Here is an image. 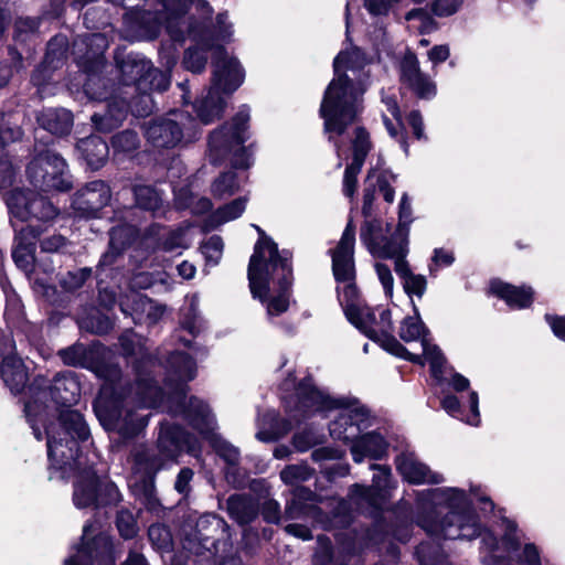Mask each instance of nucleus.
Segmentation results:
<instances>
[{
  "instance_id": "4be33fe9",
  "label": "nucleus",
  "mask_w": 565,
  "mask_h": 565,
  "mask_svg": "<svg viewBox=\"0 0 565 565\" xmlns=\"http://www.w3.org/2000/svg\"><path fill=\"white\" fill-rule=\"evenodd\" d=\"M128 67H130L129 72L140 90L149 87L150 90L163 92L170 85L169 76L158 68H153L149 61L140 60L132 65L126 64L122 72L127 73Z\"/></svg>"
},
{
  "instance_id": "09e8293b",
  "label": "nucleus",
  "mask_w": 565,
  "mask_h": 565,
  "mask_svg": "<svg viewBox=\"0 0 565 565\" xmlns=\"http://www.w3.org/2000/svg\"><path fill=\"white\" fill-rule=\"evenodd\" d=\"M90 275V269L81 268L74 271H68L61 278V285L65 290L73 291L83 286Z\"/></svg>"
},
{
  "instance_id": "864d4df0",
  "label": "nucleus",
  "mask_w": 565,
  "mask_h": 565,
  "mask_svg": "<svg viewBox=\"0 0 565 565\" xmlns=\"http://www.w3.org/2000/svg\"><path fill=\"white\" fill-rule=\"evenodd\" d=\"M403 287L408 296L412 297L413 295H415L422 298L427 288L426 277L423 275L412 274L411 276L403 280Z\"/></svg>"
},
{
  "instance_id": "3c124183",
  "label": "nucleus",
  "mask_w": 565,
  "mask_h": 565,
  "mask_svg": "<svg viewBox=\"0 0 565 565\" xmlns=\"http://www.w3.org/2000/svg\"><path fill=\"white\" fill-rule=\"evenodd\" d=\"M398 218V225L396 226L398 234L408 237L409 224L412 223V207L406 194L402 196L399 202Z\"/></svg>"
},
{
  "instance_id": "4c0bfd02",
  "label": "nucleus",
  "mask_w": 565,
  "mask_h": 565,
  "mask_svg": "<svg viewBox=\"0 0 565 565\" xmlns=\"http://www.w3.org/2000/svg\"><path fill=\"white\" fill-rule=\"evenodd\" d=\"M230 515L241 524L250 522L255 516V509L243 497L232 495L227 500Z\"/></svg>"
},
{
  "instance_id": "dca6fc26",
  "label": "nucleus",
  "mask_w": 565,
  "mask_h": 565,
  "mask_svg": "<svg viewBox=\"0 0 565 565\" xmlns=\"http://www.w3.org/2000/svg\"><path fill=\"white\" fill-rule=\"evenodd\" d=\"M195 119L184 111H172L168 117L153 120L146 129L147 140L157 148L175 147L184 132L194 127Z\"/></svg>"
},
{
  "instance_id": "6e6d98bb",
  "label": "nucleus",
  "mask_w": 565,
  "mask_h": 565,
  "mask_svg": "<svg viewBox=\"0 0 565 565\" xmlns=\"http://www.w3.org/2000/svg\"><path fill=\"white\" fill-rule=\"evenodd\" d=\"M455 262V256L451 250L445 248H436L434 250L431 262L429 264V273L436 274L440 268L448 267Z\"/></svg>"
},
{
  "instance_id": "4d7b16f0",
  "label": "nucleus",
  "mask_w": 565,
  "mask_h": 565,
  "mask_svg": "<svg viewBox=\"0 0 565 565\" xmlns=\"http://www.w3.org/2000/svg\"><path fill=\"white\" fill-rule=\"evenodd\" d=\"M461 4L462 0H434L430 10L437 17H449L455 14Z\"/></svg>"
},
{
  "instance_id": "5701e85b",
  "label": "nucleus",
  "mask_w": 565,
  "mask_h": 565,
  "mask_svg": "<svg viewBox=\"0 0 565 565\" xmlns=\"http://www.w3.org/2000/svg\"><path fill=\"white\" fill-rule=\"evenodd\" d=\"M396 467L409 483H440L444 480L441 475L433 472L412 452L399 455L396 459Z\"/></svg>"
},
{
  "instance_id": "393cba45",
  "label": "nucleus",
  "mask_w": 565,
  "mask_h": 565,
  "mask_svg": "<svg viewBox=\"0 0 565 565\" xmlns=\"http://www.w3.org/2000/svg\"><path fill=\"white\" fill-rule=\"evenodd\" d=\"M40 235L33 226L28 225L18 231L12 257L17 266L24 271H30L34 262L35 241Z\"/></svg>"
},
{
  "instance_id": "69168bd1",
  "label": "nucleus",
  "mask_w": 565,
  "mask_h": 565,
  "mask_svg": "<svg viewBox=\"0 0 565 565\" xmlns=\"http://www.w3.org/2000/svg\"><path fill=\"white\" fill-rule=\"evenodd\" d=\"M4 317L10 322H15L22 317L21 302L13 294L7 296V308Z\"/></svg>"
},
{
  "instance_id": "412c9836",
  "label": "nucleus",
  "mask_w": 565,
  "mask_h": 565,
  "mask_svg": "<svg viewBox=\"0 0 565 565\" xmlns=\"http://www.w3.org/2000/svg\"><path fill=\"white\" fill-rule=\"evenodd\" d=\"M158 445L161 454L168 459H174L181 451L198 455V440L178 426L161 427Z\"/></svg>"
},
{
  "instance_id": "f704fd0d",
  "label": "nucleus",
  "mask_w": 565,
  "mask_h": 565,
  "mask_svg": "<svg viewBox=\"0 0 565 565\" xmlns=\"http://www.w3.org/2000/svg\"><path fill=\"white\" fill-rule=\"evenodd\" d=\"M134 473L140 475L141 480H150L153 475L162 467L158 458L150 455L146 447L138 448L134 456Z\"/></svg>"
},
{
  "instance_id": "338daca9",
  "label": "nucleus",
  "mask_w": 565,
  "mask_h": 565,
  "mask_svg": "<svg viewBox=\"0 0 565 565\" xmlns=\"http://www.w3.org/2000/svg\"><path fill=\"white\" fill-rule=\"evenodd\" d=\"M377 472L373 477V486L376 491H384L390 483L391 470L386 466H373Z\"/></svg>"
},
{
  "instance_id": "c756f323",
  "label": "nucleus",
  "mask_w": 565,
  "mask_h": 565,
  "mask_svg": "<svg viewBox=\"0 0 565 565\" xmlns=\"http://www.w3.org/2000/svg\"><path fill=\"white\" fill-rule=\"evenodd\" d=\"M77 150L93 169H98L104 164L109 151L107 143L97 136H89L79 140Z\"/></svg>"
},
{
  "instance_id": "f8f14e48",
  "label": "nucleus",
  "mask_w": 565,
  "mask_h": 565,
  "mask_svg": "<svg viewBox=\"0 0 565 565\" xmlns=\"http://www.w3.org/2000/svg\"><path fill=\"white\" fill-rule=\"evenodd\" d=\"M26 171L31 183L43 191H64L71 186L66 162L51 151H45L35 157L28 166Z\"/></svg>"
},
{
  "instance_id": "b1692460",
  "label": "nucleus",
  "mask_w": 565,
  "mask_h": 565,
  "mask_svg": "<svg viewBox=\"0 0 565 565\" xmlns=\"http://www.w3.org/2000/svg\"><path fill=\"white\" fill-rule=\"evenodd\" d=\"M468 406L454 395H446L441 401L443 408L452 417L458 418L471 426L480 424L479 396L476 391L468 393Z\"/></svg>"
},
{
  "instance_id": "13d9d810",
  "label": "nucleus",
  "mask_w": 565,
  "mask_h": 565,
  "mask_svg": "<svg viewBox=\"0 0 565 565\" xmlns=\"http://www.w3.org/2000/svg\"><path fill=\"white\" fill-rule=\"evenodd\" d=\"M375 181H376V171L370 170L365 180L364 195H363V207L362 212L365 216H369L371 213L372 202L374 200L375 193Z\"/></svg>"
},
{
  "instance_id": "2eb2a0df",
  "label": "nucleus",
  "mask_w": 565,
  "mask_h": 565,
  "mask_svg": "<svg viewBox=\"0 0 565 565\" xmlns=\"http://www.w3.org/2000/svg\"><path fill=\"white\" fill-rule=\"evenodd\" d=\"M6 201L12 217L22 222L33 218L50 222L57 215V209L32 190H14L8 194Z\"/></svg>"
},
{
  "instance_id": "473e14b6",
  "label": "nucleus",
  "mask_w": 565,
  "mask_h": 565,
  "mask_svg": "<svg viewBox=\"0 0 565 565\" xmlns=\"http://www.w3.org/2000/svg\"><path fill=\"white\" fill-rule=\"evenodd\" d=\"M42 127L53 135H65L70 132L73 125L71 111L64 108L46 109L39 117Z\"/></svg>"
},
{
  "instance_id": "0e129e2a",
  "label": "nucleus",
  "mask_w": 565,
  "mask_h": 565,
  "mask_svg": "<svg viewBox=\"0 0 565 565\" xmlns=\"http://www.w3.org/2000/svg\"><path fill=\"white\" fill-rule=\"evenodd\" d=\"M352 324H354L359 330L362 331V327L360 323H365L366 326L376 327V322H379L377 315L369 307L364 306L361 308L355 316L354 320H349Z\"/></svg>"
},
{
  "instance_id": "ddd939ff",
  "label": "nucleus",
  "mask_w": 565,
  "mask_h": 565,
  "mask_svg": "<svg viewBox=\"0 0 565 565\" xmlns=\"http://www.w3.org/2000/svg\"><path fill=\"white\" fill-rule=\"evenodd\" d=\"M361 242L373 257L387 258L396 256L403 250V244L408 243V237L398 234L392 225L379 220L366 221L361 227Z\"/></svg>"
},
{
  "instance_id": "f257e3e1",
  "label": "nucleus",
  "mask_w": 565,
  "mask_h": 565,
  "mask_svg": "<svg viewBox=\"0 0 565 565\" xmlns=\"http://www.w3.org/2000/svg\"><path fill=\"white\" fill-rule=\"evenodd\" d=\"M366 58L358 47L341 51L333 61L334 76L328 85L320 106L324 132L333 143L337 154L341 158L343 141L350 140L353 160L345 168L343 193L352 198L356 190L358 174L371 149L369 132L355 126L353 134L349 127L353 125L362 111V96L369 86V73L364 71Z\"/></svg>"
},
{
  "instance_id": "e433bc0d",
  "label": "nucleus",
  "mask_w": 565,
  "mask_h": 565,
  "mask_svg": "<svg viewBox=\"0 0 565 565\" xmlns=\"http://www.w3.org/2000/svg\"><path fill=\"white\" fill-rule=\"evenodd\" d=\"M239 190L235 172L227 171L221 173L211 184V193L217 200H223L234 195Z\"/></svg>"
},
{
  "instance_id": "052dcab7",
  "label": "nucleus",
  "mask_w": 565,
  "mask_h": 565,
  "mask_svg": "<svg viewBox=\"0 0 565 565\" xmlns=\"http://www.w3.org/2000/svg\"><path fill=\"white\" fill-rule=\"evenodd\" d=\"M401 0H364L366 10L373 15H387Z\"/></svg>"
},
{
  "instance_id": "aec40b11",
  "label": "nucleus",
  "mask_w": 565,
  "mask_h": 565,
  "mask_svg": "<svg viewBox=\"0 0 565 565\" xmlns=\"http://www.w3.org/2000/svg\"><path fill=\"white\" fill-rule=\"evenodd\" d=\"M401 81L419 98L429 99L436 95L435 83L420 71L418 58L407 53L401 63Z\"/></svg>"
},
{
  "instance_id": "72a5a7b5",
  "label": "nucleus",
  "mask_w": 565,
  "mask_h": 565,
  "mask_svg": "<svg viewBox=\"0 0 565 565\" xmlns=\"http://www.w3.org/2000/svg\"><path fill=\"white\" fill-rule=\"evenodd\" d=\"M174 192L178 209H189L192 214H202L212 209V203L207 198L196 195L188 186Z\"/></svg>"
},
{
  "instance_id": "ea45409f",
  "label": "nucleus",
  "mask_w": 565,
  "mask_h": 565,
  "mask_svg": "<svg viewBox=\"0 0 565 565\" xmlns=\"http://www.w3.org/2000/svg\"><path fill=\"white\" fill-rule=\"evenodd\" d=\"M198 305L199 297L193 295L189 299V308L183 312V318L181 320L182 329L189 331L192 335H195L202 329V320L198 315Z\"/></svg>"
},
{
  "instance_id": "37998d69",
  "label": "nucleus",
  "mask_w": 565,
  "mask_h": 565,
  "mask_svg": "<svg viewBox=\"0 0 565 565\" xmlns=\"http://www.w3.org/2000/svg\"><path fill=\"white\" fill-rule=\"evenodd\" d=\"M382 102L386 107V111L396 120V126L387 118L386 114H383L385 127L391 136H397V128L401 127V111L394 96H383Z\"/></svg>"
},
{
  "instance_id": "c03bdc74",
  "label": "nucleus",
  "mask_w": 565,
  "mask_h": 565,
  "mask_svg": "<svg viewBox=\"0 0 565 565\" xmlns=\"http://www.w3.org/2000/svg\"><path fill=\"white\" fill-rule=\"evenodd\" d=\"M111 145L115 151L129 153L137 149L138 137L136 132L125 130L113 137Z\"/></svg>"
},
{
  "instance_id": "a18cd8bd",
  "label": "nucleus",
  "mask_w": 565,
  "mask_h": 565,
  "mask_svg": "<svg viewBox=\"0 0 565 565\" xmlns=\"http://www.w3.org/2000/svg\"><path fill=\"white\" fill-rule=\"evenodd\" d=\"M223 246V241L220 236H211L201 247L206 262L216 265L222 257Z\"/></svg>"
},
{
  "instance_id": "f3484780",
  "label": "nucleus",
  "mask_w": 565,
  "mask_h": 565,
  "mask_svg": "<svg viewBox=\"0 0 565 565\" xmlns=\"http://www.w3.org/2000/svg\"><path fill=\"white\" fill-rule=\"evenodd\" d=\"M413 309L414 316H408L403 319L398 334L405 342L420 341L423 348V354L420 355L423 361L422 365L428 362L434 376L437 377L445 363V358L440 349L430 342L429 331L422 321L418 309L414 303Z\"/></svg>"
},
{
  "instance_id": "603ef678",
  "label": "nucleus",
  "mask_w": 565,
  "mask_h": 565,
  "mask_svg": "<svg viewBox=\"0 0 565 565\" xmlns=\"http://www.w3.org/2000/svg\"><path fill=\"white\" fill-rule=\"evenodd\" d=\"M15 177V167L8 157V153L0 149V189L12 184Z\"/></svg>"
},
{
  "instance_id": "9b49d317",
  "label": "nucleus",
  "mask_w": 565,
  "mask_h": 565,
  "mask_svg": "<svg viewBox=\"0 0 565 565\" xmlns=\"http://www.w3.org/2000/svg\"><path fill=\"white\" fill-rule=\"evenodd\" d=\"M354 243L355 228L352 221H349L337 247L331 254L334 278L343 285L338 287V295L348 320H354L356 312L364 307L359 302L358 289L353 284L355 277Z\"/></svg>"
},
{
  "instance_id": "de8ad7c7",
  "label": "nucleus",
  "mask_w": 565,
  "mask_h": 565,
  "mask_svg": "<svg viewBox=\"0 0 565 565\" xmlns=\"http://www.w3.org/2000/svg\"><path fill=\"white\" fill-rule=\"evenodd\" d=\"M320 443H322V435L311 429L303 430L294 436V446L300 452H305Z\"/></svg>"
},
{
  "instance_id": "774afa93",
  "label": "nucleus",
  "mask_w": 565,
  "mask_h": 565,
  "mask_svg": "<svg viewBox=\"0 0 565 565\" xmlns=\"http://www.w3.org/2000/svg\"><path fill=\"white\" fill-rule=\"evenodd\" d=\"M520 562L523 565H541L540 553L535 545L525 544L523 552L520 556Z\"/></svg>"
},
{
  "instance_id": "6e6552de",
  "label": "nucleus",
  "mask_w": 565,
  "mask_h": 565,
  "mask_svg": "<svg viewBox=\"0 0 565 565\" xmlns=\"http://www.w3.org/2000/svg\"><path fill=\"white\" fill-rule=\"evenodd\" d=\"M79 395L81 385L72 372L57 374L50 385L44 376L34 379L29 387L24 411L38 440L42 439L38 423L44 422L46 411L50 408L49 402L63 406L72 405L77 402Z\"/></svg>"
},
{
  "instance_id": "79ce46f5",
  "label": "nucleus",
  "mask_w": 565,
  "mask_h": 565,
  "mask_svg": "<svg viewBox=\"0 0 565 565\" xmlns=\"http://www.w3.org/2000/svg\"><path fill=\"white\" fill-rule=\"evenodd\" d=\"M312 470L306 465L287 466L280 472V478L286 484H296L310 479Z\"/></svg>"
},
{
  "instance_id": "58836bf2",
  "label": "nucleus",
  "mask_w": 565,
  "mask_h": 565,
  "mask_svg": "<svg viewBox=\"0 0 565 565\" xmlns=\"http://www.w3.org/2000/svg\"><path fill=\"white\" fill-rule=\"evenodd\" d=\"M136 204L143 210L157 211L161 203L159 193L148 185H138L134 188Z\"/></svg>"
},
{
  "instance_id": "c85d7f7f",
  "label": "nucleus",
  "mask_w": 565,
  "mask_h": 565,
  "mask_svg": "<svg viewBox=\"0 0 565 565\" xmlns=\"http://www.w3.org/2000/svg\"><path fill=\"white\" fill-rule=\"evenodd\" d=\"M137 236V230L129 224L116 226L110 232L109 249L102 256L100 265L108 266L115 260L126 246L132 243Z\"/></svg>"
},
{
  "instance_id": "a19ab883",
  "label": "nucleus",
  "mask_w": 565,
  "mask_h": 565,
  "mask_svg": "<svg viewBox=\"0 0 565 565\" xmlns=\"http://www.w3.org/2000/svg\"><path fill=\"white\" fill-rule=\"evenodd\" d=\"M207 62L205 49L193 47L188 49L183 57V66L193 73H200L204 70Z\"/></svg>"
},
{
  "instance_id": "5fc2aeb1",
  "label": "nucleus",
  "mask_w": 565,
  "mask_h": 565,
  "mask_svg": "<svg viewBox=\"0 0 565 565\" xmlns=\"http://www.w3.org/2000/svg\"><path fill=\"white\" fill-rule=\"evenodd\" d=\"M405 20L407 22H413L417 20L420 24L416 26L420 33L429 32L435 28V23L429 17L428 12L425 9L417 8L412 9L405 14Z\"/></svg>"
},
{
  "instance_id": "0eeeda50",
  "label": "nucleus",
  "mask_w": 565,
  "mask_h": 565,
  "mask_svg": "<svg viewBox=\"0 0 565 565\" xmlns=\"http://www.w3.org/2000/svg\"><path fill=\"white\" fill-rule=\"evenodd\" d=\"M423 495H425V501L434 505H445L449 510L440 523L420 520V526L427 533L443 535L450 540H472L480 534L479 523L462 490L457 488L433 489L427 490Z\"/></svg>"
},
{
  "instance_id": "bf43d9fd",
  "label": "nucleus",
  "mask_w": 565,
  "mask_h": 565,
  "mask_svg": "<svg viewBox=\"0 0 565 565\" xmlns=\"http://www.w3.org/2000/svg\"><path fill=\"white\" fill-rule=\"evenodd\" d=\"M188 241L185 238V231L179 228L169 233L167 238L162 243V248L166 252H174L177 249H184L188 247Z\"/></svg>"
},
{
  "instance_id": "a211bd4d",
  "label": "nucleus",
  "mask_w": 565,
  "mask_h": 565,
  "mask_svg": "<svg viewBox=\"0 0 565 565\" xmlns=\"http://www.w3.org/2000/svg\"><path fill=\"white\" fill-rule=\"evenodd\" d=\"M377 319L379 322H376V327L371 328L365 323H360L362 332L374 342L380 343L387 352L414 363L423 364L419 354L408 352L407 349L392 335L393 323L391 311L388 309L379 310Z\"/></svg>"
},
{
  "instance_id": "7ed1b4c3",
  "label": "nucleus",
  "mask_w": 565,
  "mask_h": 565,
  "mask_svg": "<svg viewBox=\"0 0 565 565\" xmlns=\"http://www.w3.org/2000/svg\"><path fill=\"white\" fill-rule=\"evenodd\" d=\"M286 403L295 418L340 409L329 426L330 435L334 439L352 444L351 454L355 462H361L366 457L379 459L386 452L387 444L380 434L372 431L360 436L370 425V414L358 401L334 399L317 388L311 379H306L297 385L295 396Z\"/></svg>"
},
{
  "instance_id": "2f4dec72",
  "label": "nucleus",
  "mask_w": 565,
  "mask_h": 565,
  "mask_svg": "<svg viewBox=\"0 0 565 565\" xmlns=\"http://www.w3.org/2000/svg\"><path fill=\"white\" fill-rule=\"evenodd\" d=\"M247 199L238 198L218 207L205 221L204 231H211L227 222L238 218L246 209Z\"/></svg>"
},
{
  "instance_id": "1a4fd4ad",
  "label": "nucleus",
  "mask_w": 565,
  "mask_h": 565,
  "mask_svg": "<svg viewBox=\"0 0 565 565\" xmlns=\"http://www.w3.org/2000/svg\"><path fill=\"white\" fill-rule=\"evenodd\" d=\"M212 85L207 95L195 105L202 124H210L218 118L224 110L225 100L222 95L235 92L244 82L245 72L239 62L230 56L222 47L214 52Z\"/></svg>"
},
{
  "instance_id": "9d476101",
  "label": "nucleus",
  "mask_w": 565,
  "mask_h": 565,
  "mask_svg": "<svg viewBox=\"0 0 565 565\" xmlns=\"http://www.w3.org/2000/svg\"><path fill=\"white\" fill-rule=\"evenodd\" d=\"M249 109L242 107L228 126L214 130L209 140V157L213 163H218L231 157L235 168L246 169L252 164L250 153L243 146L247 140V124Z\"/></svg>"
},
{
  "instance_id": "423d86ee",
  "label": "nucleus",
  "mask_w": 565,
  "mask_h": 565,
  "mask_svg": "<svg viewBox=\"0 0 565 565\" xmlns=\"http://www.w3.org/2000/svg\"><path fill=\"white\" fill-rule=\"evenodd\" d=\"M196 374V365L192 358L185 353H173L167 362V381L175 384V393L172 398L183 399L178 402L174 413H182L190 424L200 433L202 438L209 440L215 451L230 465L238 462V449L222 439L215 430V419L209 407L200 399L186 396L182 384L193 380Z\"/></svg>"
},
{
  "instance_id": "cd10ccee",
  "label": "nucleus",
  "mask_w": 565,
  "mask_h": 565,
  "mask_svg": "<svg viewBox=\"0 0 565 565\" xmlns=\"http://www.w3.org/2000/svg\"><path fill=\"white\" fill-rule=\"evenodd\" d=\"M6 354L1 364V377L10 391L17 394L28 381V371L20 358L12 355L11 352Z\"/></svg>"
},
{
  "instance_id": "e2e57ef3",
  "label": "nucleus",
  "mask_w": 565,
  "mask_h": 565,
  "mask_svg": "<svg viewBox=\"0 0 565 565\" xmlns=\"http://www.w3.org/2000/svg\"><path fill=\"white\" fill-rule=\"evenodd\" d=\"M407 246L408 243L403 244V250H401V253H398L396 256L386 258L395 260V271L402 280L406 279L408 276L413 274L409 269L408 263L405 259L406 254L408 252Z\"/></svg>"
},
{
  "instance_id": "c9c22d12",
  "label": "nucleus",
  "mask_w": 565,
  "mask_h": 565,
  "mask_svg": "<svg viewBox=\"0 0 565 565\" xmlns=\"http://www.w3.org/2000/svg\"><path fill=\"white\" fill-rule=\"evenodd\" d=\"M134 302L136 305L135 319L139 321H141L145 316V320L148 323H156L166 312V307L163 305L157 303L141 295H136Z\"/></svg>"
},
{
  "instance_id": "6ab92c4d",
  "label": "nucleus",
  "mask_w": 565,
  "mask_h": 565,
  "mask_svg": "<svg viewBox=\"0 0 565 565\" xmlns=\"http://www.w3.org/2000/svg\"><path fill=\"white\" fill-rule=\"evenodd\" d=\"M111 199L109 186L100 180L93 181L79 192L76 193L73 200V209L81 216L92 217L106 206Z\"/></svg>"
},
{
  "instance_id": "a878e982",
  "label": "nucleus",
  "mask_w": 565,
  "mask_h": 565,
  "mask_svg": "<svg viewBox=\"0 0 565 565\" xmlns=\"http://www.w3.org/2000/svg\"><path fill=\"white\" fill-rule=\"evenodd\" d=\"M490 290L493 295L503 299L511 308H525L533 300L531 287H515L501 280H492Z\"/></svg>"
},
{
  "instance_id": "bb28decb",
  "label": "nucleus",
  "mask_w": 565,
  "mask_h": 565,
  "mask_svg": "<svg viewBox=\"0 0 565 565\" xmlns=\"http://www.w3.org/2000/svg\"><path fill=\"white\" fill-rule=\"evenodd\" d=\"M193 0H164L166 29L174 40H183L184 15L190 9Z\"/></svg>"
},
{
  "instance_id": "20e7f679",
  "label": "nucleus",
  "mask_w": 565,
  "mask_h": 565,
  "mask_svg": "<svg viewBox=\"0 0 565 565\" xmlns=\"http://www.w3.org/2000/svg\"><path fill=\"white\" fill-rule=\"evenodd\" d=\"M58 427V435L64 437L56 438L53 426L45 428L49 460L53 469L61 471V478H68L71 471L76 472L73 492L75 507L84 509L117 502V487L113 482L100 483L96 471L92 467H85L78 454L77 440L85 441L89 437V429L82 414L76 411L62 413Z\"/></svg>"
},
{
  "instance_id": "4468645a",
  "label": "nucleus",
  "mask_w": 565,
  "mask_h": 565,
  "mask_svg": "<svg viewBox=\"0 0 565 565\" xmlns=\"http://www.w3.org/2000/svg\"><path fill=\"white\" fill-rule=\"evenodd\" d=\"M93 524H85L81 546L65 565H115L113 543L107 534L94 535Z\"/></svg>"
},
{
  "instance_id": "680f3d73",
  "label": "nucleus",
  "mask_w": 565,
  "mask_h": 565,
  "mask_svg": "<svg viewBox=\"0 0 565 565\" xmlns=\"http://www.w3.org/2000/svg\"><path fill=\"white\" fill-rule=\"evenodd\" d=\"M379 280L381 281L384 292L387 297L393 296L394 278L388 266L382 263L374 265Z\"/></svg>"
},
{
  "instance_id": "7c9ffc66",
  "label": "nucleus",
  "mask_w": 565,
  "mask_h": 565,
  "mask_svg": "<svg viewBox=\"0 0 565 565\" xmlns=\"http://www.w3.org/2000/svg\"><path fill=\"white\" fill-rule=\"evenodd\" d=\"M130 105L124 99H114L108 104V109L104 115L94 114L93 122L100 131H110L126 118Z\"/></svg>"
},
{
  "instance_id": "8fccbe9b",
  "label": "nucleus",
  "mask_w": 565,
  "mask_h": 565,
  "mask_svg": "<svg viewBox=\"0 0 565 565\" xmlns=\"http://www.w3.org/2000/svg\"><path fill=\"white\" fill-rule=\"evenodd\" d=\"M117 527L124 539H131L137 534V524L134 514L122 510L117 515Z\"/></svg>"
},
{
  "instance_id": "39448f33",
  "label": "nucleus",
  "mask_w": 565,
  "mask_h": 565,
  "mask_svg": "<svg viewBox=\"0 0 565 565\" xmlns=\"http://www.w3.org/2000/svg\"><path fill=\"white\" fill-rule=\"evenodd\" d=\"M260 234L248 265L250 292L266 305L269 316L285 312L289 306L291 267L287 253L280 254L277 245L257 227Z\"/></svg>"
},
{
  "instance_id": "49530a36",
  "label": "nucleus",
  "mask_w": 565,
  "mask_h": 565,
  "mask_svg": "<svg viewBox=\"0 0 565 565\" xmlns=\"http://www.w3.org/2000/svg\"><path fill=\"white\" fill-rule=\"evenodd\" d=\"M148 535L156 548L161 551L169 548L171 544V535L166 526L161 524H153L149 527Z\"/></svg>"
},
{
  "instance_id": "f03ea898",
  "label": "nucleus",
  "mask_w": 565,
  "mask_h": 565,
  "mask_svg": "<svg viewBox=\"0 0 565 565\" xmlns=\"http://www.w3.org/2000/svg\"><path fill=\"white\" fill-rule=\"evenodd\" d=\"M122 351L127 356H137V383L126 390L122 385L121 373L117 365L98 364L94 372L104 380L99 394L94 403V411L100 424L107 429L117 431L124 438L138 435L148 424L147 415L137 414L131 407L139 409L157 407L163 399L162 392L143 377L142 364L154 366V360L147 353L141 338L126 333L120 338Z\"/></svg>"
}]
</instances>
